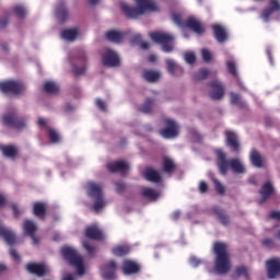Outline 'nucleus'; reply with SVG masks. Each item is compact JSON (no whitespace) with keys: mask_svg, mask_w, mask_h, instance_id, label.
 Returning <instances> with one entry per match:
<instances>
[{"mask_svg":"<svg viewBox=\"0 0 280 280\" xmlns=\"http://www.w3.org/2000/svg\"><path fill=\"white\" fill-rule=\"evenodd\" d=\"M138 7L130 5L126 2L120 3V9L126 19H139L145 12H159V5L154 0H135Z\"/></svg>","mask_w":280,"mask_h":280,"instance_id":"1","label":"nucleus"},{"mask_svg":"<svg viewBox=\"0 0 280 280\" xmlns=\"http://www.w3.org/2000/svg\"><path fill=\"white\" fill-rule=\"evenodd\" d=\"M214 270L218 275H228L231 272V255L229 254V245L223 242L213 244Z\"/></svg>","mask_w":280,"mask_h":280,"instance_id":"2","label":"nucleus"},{"mask_svg":"<svg viewBox=\"0 0 280 280\" xmlns=\"http://www.w3.org/2000/svg\"><path fill=\"white\" fill-rule=\"evenodd\" d=\"M217 166L222 176H226L229 167H231L235 174H244V172H246V168L240 159L234 158L229 161L226 160V153H224L222 150H217Z\"/></svg>","mask_w":280,"mask_h":280,"instance_id":"3","label":"nucleus"},{"mask_svg":"<svg viewBox=\"0 0 280 280\" xmlns=\"http://www.w3.org/2000/svg\"><path fill=\"white\" fill-rule=\"evenodd\" d=\"M61 255L70 266L77 268L78 275H84V258L78 254V250H75V248L63 246L61 248Z\"/></svg>","mask_w":280,"mask_h":280,"instance_id":"4","label":"nucleus"},{"mask_svg":"<svg viewBox=\"0 0 280 280\" xmlns=\"http://www.w3.org/2000/svg\"><path fill=\"white\" fill-rule=\"evenodd\" d=\"M151 40L162 46L165 54H172L174 51V35H170L163 31H155L149 34Z\"/></svg>","mask_w":280,"mask_h":280,"instance_id":"5","label":"nucleus"},{"mask_svg":"<svg viewBox=\"0 0 280 280\" xmlns=\"http://www.w3.org/2000/svg\"><path fill=\"white\" fill-rule=\"evenodd\" d=\"M88 196L95 199V202L93 205V209L95 211H101V209H104V207H106V200H104V195L102 194V186L100 184L91 182L88 185Z\"/></svg>","mask_w":280,"mask_h":280,"instance_id":"6","label":"nucleus"},{"mask_svg":"<svg viewBox=\"0 0 280 280\" xmlns=\"http://www.w3.org/2000/svg\"><path fill=\"white\" fill-rule=\"evenodd\" d=\"M0 91L4 94L21 95L25 91V84L21 83V81H3L0 82Z\"/></svg>","mask_w":280,"mask_h":280,"instance_id":"7","label":"nucleus"},{"mask_svg":"<svg viewBox=\"0 0 280 280\" xmlns=\"http://www.w3.org/2000/svg\"><path fill=\"white\" fill-rule=\"evenodd\" d=\"M165 128L160 130V135L164 139H174L178 137V124L172 119H165L164 120Z\"/></svg>","mask_w":280,"mask_h":280,"instance_id":"8","label":"nucleus"},{"mask_svg":"<svg viewBox=\"0 0 280 280\" xmlns=\"http://www.w3.org/2000/svg\"><path fill=\"white\" fill-rule=\"evenodd\" d=\"M3 124L9 128H14L15 130H21L25 128V120L20 118L15 113L5 114L3 116Z\"/></svg>","mask_w":280,"mask_h":280,"instance_id":"9","label":"nucleus"},{"mask_svg":"<svg viewBox=\"0 0 280 280\" xmlns=\"http://www.w3.org/2000/svg\"><path fill=\"white\" fill-rule=\"evenodd\" d=\"M209 96L214 100H222V97H224V93H225V89H224V84H222V82L214 80L211 81L209 84Z\"/></svg>","mask_w":280,"mask_h":280,"instance_id":"10","label":"nucleus"},{"mask_svg":"<svg viewBox=\"0 0 280 280\" xmlns=\"http://www.w3.org/2000/svg\"><path fill=\"white\" fill-rule=\"evenodd\" d=\"M103 279L115 280L117 279V262L115 260H109L102 268Z\"/></svg>","mask_w":280,"mask_h":280,"instance_id":"11","label":"nucleus"},{"mask_svg":"<svg viewBox=\"0 0 280 280\" xmlns=\"http://www.w3.org/2000/svg\"><path fill=\"white\" fill-rule=\"evenodd\" d=\"M225 143L230 148L231 152L240 153V138L235 131L228 130L224 132Z\"/></svg>","mask_w":280,"mask_h":280,"instance_id":"12","label":"nucleus"},{"mask_svg":"<svg viewBox=\"0 0 280 280\" xmlns=\"http://www.w3.org/2000/svg\"><path fill=\"white\" fill-rule=\"evenodd\" d=\"M260 199L258 200V203L264 205L272 198L275 195V186H272V183L266 182L260 190H259Z\"/></svg>","mask_w":280,"mask_h":280,"instance_id":"13","label":"nucleus"},{"mask_svg":"<svg viewBox=\"0 0 280 280\" xmlns=\"http://www.w3.org/2000/svg\"><path fill=\"white\" fill-rule=\"evenodd\" d=\"M23 231L25 235H28L33 240L34 244H38V237H36V232L38 231V225L32 220H25L23 223Z\"/></svg>","mask_w":280,"mask_h":280,"instance_id":"14","label":"nucleus"},{"mask_svg":"<svg viewBox=\"0 0 280 280\" xmlns=\"http://www.w3.org/2000/svg\"><path fill=\"white\" fill-rule=\"evenodd\" d=\"M267 275L269 279H277L280 275V259L272 258L267 260Z\"/></svg>","mask_w":280,"mask_h":280,"instance_id":"15","label":"nucleus"},{"mask_svg":"<svg viewBox=\"0 0 280 280\" xmlns=\"http://www.w3.org/2000/svg\"><path fill=\"white\" fill-rule=\"evenodd\" d=\"M103 65L104 67H119V56L117 52L107 49L103 55Z\"/></svg>","mask_w":280,"mask_h":280,"instance_id":"16","label":"nucleus"},{"mask_svg":"<svg viewBox=\"0 0 280 280\" xmlns=\"http://www.w3.org/2000/svg\"><path fill=\"white\" fill-rule=\"evenodd\" d=\"M26 270L36 277H45V275H47V266H45V264L28 262Z\"/></svg>","mask_w":280,"mask_h":280,"instance_id":"17","label":"nucleus"},{"mask_svg":"<svg viewBox=\"0 0 280 280\" xmlns=\"http://www.w3.org/2000/svg\"><path fill=\"white\" fill-rule=\"evenodd\" d=\"M85 237L88 240H95L96 242H102L104 240V233L97 225H89L85 229Z\"/></svg>","mask_w":280,"mask_h":280,"instance_id":"18","label":"nucleus"},{"mask_svg":"<svg viewBox=\"0 0 280 280\" xmlns=\"http://www.w3.org/2000/svg\"><path fill=\"white\" fill-rule=\"evenodd\" d=\"M141 266L135 260L125 259L122 262L124 275H137L140 272Z\"/></svg>","mask_w":280,"mask_h":280,"instance_id":"19","label":"nucleus"},{"mask_svg":"<svg viewBox=\"0 0 280 280\" xmlns=\"http://www.w3.org/2000/svg\"><path fill=\"white\" fill-rule=\"evenodd\" d=\"M275 12H280L279 0H269L268 8L262 11L261 19H264V21H268Z\"/></svg>","mask_w":280,"mask_h":280,"instance_id":"20","label":"nucleus"},{"mask_svg":"<svg viewBox=\"0 0 280 280\" xmlns=\"http://www.w3.org/2000/svg\"><path fill=\"white\" fill-rule=\"evenodd\" d=\"M143 176L149 183H161L163 180L161 173L150 166L144 168Z\"/></svg>","mask_w":280,"mask_h":280,"instance_id":"21","label":"nucleus"},{"mask_svg":"<svg viewBox=\"0 0 280 280\" xmlns=\"http://www.w3.org/2000/svg\"><path fill=\"white\" fill-rule=\"evenodd\" d=\"M212 31L217 42H219L220 44L226 43V40L229 39V35L226 34V30L223 28L222 25L220 24L212 25Z\"/></svg>","mask_w":280,"mask_h":280,"instance_id":"22","label":"nucleus"},{"mask_svg":"<svg viewBox=\"0 0 280 280\" xmlns=\"http://www.w3.org/2000/svg\"><path fill=\"white\" fill-rule=\"evenodd\" d=\"M162 170L164 174H168V176H172V174L176 172V162H174V160L170 156H163Z\"/></svg>","mask_w":280,"mask_h":280,"instance_id":"23","label":"nucleus"},{"mask_svg":"<svg viewBox=\"0 0 280 280\" xmlns=\"http://www.w3.org/2000/svg\"><path fill=\"white\" fill-rule=\"evenodd\" d=\"M130 165L126 161H116L107 164L108 172L116 174V172H126L129 170Z\"/></svg>","mask_w":280,"mask_h":280,"instance_id":"24","label":"nucleus"},{"mask_svg":"<svg viewBox=\"0 0 280 280\" xmlns=\"http://www.w3.org/2000/svg\"><path fill=\"white\" fill-rule=\"evenodd\" d=\"M142 78L143 80H145V82H150L151 84H154L161 80V72L145 69L142 72Z\"/></svg>","mask_w":280,"mask_h":280,"instance_id":"25","label":"nucleus"},{"mask_svg":"<svg viewBox=\"0 0 280 280\" xmlns=\"http://www.w3.org/2000/svg\"><path fill=\"white\" fill-rule=\"evenodd\" d=\"M33 213L36 215V218L44 220L45 215H47V203L43 201L35 202L33 205Z\"/></svg>","mask_w":280,"mask_h":280,"instance_id":"26","label":"nucleus"},{"mask_svg":"<svg viewBox=\"0 0 280 280\" xmlns=\"http://www.w3.org/2000/svg\"><path fill=\"white\" fill-rule=\"evenodd\" d=\"M0 150L7 159H16V156H19V149L12 144H0Z\"/></svg>","mask_w":280,"mask_h":280,"instance_id":"27","label":"nucleus"},{"mask_svg":"<svg viewBox=\"0 0 280 280\" xmlns=\"http://www.w3.org/2000/svg\"><path fill=\"white\" fill-rule=\"evenodd\" d=\"M166 67L171 75L178 77V75H183L184 73L183 67L178 66L177 62L174 61L173 59H166Z\"/></svg>","mask_w":280,"mask_h":280,"instance_id":"28","label":"nucleus"},{"mask_svg":"<svg viewBox=\"0 0 280 280\" xmlns=\"http://www.w3.org/2000/svg\"><path fill=\"white\" fill-rule=\"evenodd\" d=\"M141 196H143V198H147L148 200H151L152 202H155V200H159V196H161V192H159L154 188L144 187L141 190Z\"/></svg>","mask_w":280,"mask_h":280,"instance_id":"29","label":"nucleus"},{"mask_svg":"<svg viewBox=\"0 0 280 280\" xmlns=\"http://www.w3.org/2000/svg\"><path fill=\"white\" fill-rule=\"evenodd\" d=\"M186 26H188L189 30H192L195 34H205V27H202V24L194 18L186 21Z\"/></svg>","mask_w":280,"mask_h":280,"instance_id":"30","label":"nucleus"},{"mask_svg":"<svg viewBox=\"0 0 280 280\" xmlns=\"http://www.w3.org/2000/svg\"><path fill=\"white\" fill-rule=\"evenodd\" d=\"M249 160L254 167H264V159L261 158V153L256 149H253L249 154Z\"/></svg>","mask_w":280,"mask_h":280,"instance_id":"31","label":"nucleus"},{"mask_svg":"<svg viewBox=\"0 0 280 280\" xmlns=\"http://www.w3.org/2000/svg\"><path fill=\"white\" fill-rule=\"evenodd\" d=\"M129 245H117L112 248V253L115 257H126V255L130 254Z\"/></svg>","mask_w":280,"mask_h":280,"instance_id":"32","label":"nucleus"},{"mask_svg":"<svg viewBox=\"0 0 280 280\" xmlns=\"http://www.w3.org/2000/svg\"><path fill=\"white\" fill-rule=\"evenodd\" d=\"M213 213H215V215H218V220L221 224H223V226H228L229 222H231V220L229 219V217L226 215V213H224V210H222L220 207L215 206L212 208Z\"/></svg>","mask_w":280,"mask_h":280,"instance_id":"33","label":"nucleus"},{"mask_svg":"<svg viewBox=\"0 0 280 280\" xmlns=\"http://www.w3.org/2000/svg\"><path fill=\"white\" fill-rule=\"evenodd\" d=\"M56 16H57L58 21L61 23H65V21H67V19H69V11L65 7V3H60L56 8Z\"/></svg>","mask_w":280,"mask_h":280,"instance_id":"34","label":"nucleus"},{"mask_svg":"<svg viewBox=\"0 0 280 280\" xmlns=\"http://www.w3.org/2000/svg\"><path fill=\"white\" fill-rule=\"evenodd\" d=\"M61 38L73 43L78 38V28H67L61 32Z\"/></svg>","mask_w":280,"mask_h":280,"instance_id":"35","label":"nucleus"},{"mask_svg":"<svg viewBox=\"0 0 280 280\" xmlns=\"http://www.w3.org/2000/svg\"><path fill=\"white\" fill-rule=\"evenodd\" d=\"M105 36L110 43H121L124 40V33L119 31H109Z\"/></svg>","mask_w":280,"mask_h":280,"instance_id":"36","label":"nucleus"},{"mask_svg":"<svg viewBox=\"0 0 280 280\" xmlns=\"http://www.w3.org/2000/svg\"><path fill=\"white\" fill-rule=\"evenodd\" d=\"M44 91H45V93H48L49 95H56V93H58V91H60V88L58 86V84H56V82L48 81L44 84Z\"/></svg>","mask_w":280,"mask_h":280,"instance_id":"37","label":"nucleus"},{"mask_svg":"<svg viewBox=\"0 0 280 280\" xmlns=\"http://www.w3.org/2000/svg\"><path fill=\"white\" fill-rule=\"evenodd\" d=\"M232 277L233 279H240V277H245V279H248L250 276L246 266H238L235 268V272Z\"/></svg>","mask_w":280,"mask_h":280,"instance_id":"38","label":"nucleus"},{"mask_svg":"<svg viewBox=\"0 0 280 280\" xmlns=\"http://www.w3.org/2000/svg\"><path fill=\"white\" fill-rule=\"evenodd\" d=\"M231 104H235L236 106H240V108H246V103L242 102V98L238 94L231 93L230 94Z\"/></svg>","mask_w":280,"mask_h":280,"instance_id":"39","label":"nucleus"},{"mask_svg":"<svg viewBox=\"0 0 280 280\" xmlns=\"http://www.w3.org/2000/svg\"><path fill=\"white\" fill-rule=\"evenodd\" d=\"M153 104H154V101L152 98H147L144 104L140 107V113H144V115L152 113Z\"/></svg>","mask_w":280,"mask_h":280,"instance_id":"40","label":"nucleus"},{"mask_svg":"<svg viewBox=\"0 0 280 280\" xmlns=\"http://www.w3.org/2000/svg\"><path fill=\"white\" fill-rule=\"evenodd\" d=\"M212 183L214 185V189L217 194H219V196H224L226 191V188L224 187V185H222V183H220V180H218V178L215 177L212 178Z\"/></svg>","mask_w":280,"mask_h":280,"instance_id":"41","label":"nucleus"},{"mask_svg":"<svg viewBox=\"0 0 280 280\" xmlns=\"http://www.w3.org/2000/svg\"><path fill=\"white\" fill-rule=\"evenodd\" d=\"M207 78H209L208 69H201L194 75L195 82H201V80H207Z\"/></svg>","mask_w":280,"mask_h":280,"instance_id":"42","label":"nucleus"},{"mask_svg":"<svg viewBox=\"0 0 280 280\" xmlns=\"http://www.w3.org/2000/svg\"><path fill=\"white\" fill-rule=\"evenodd\" d=\"M48 137L51 143H60V133L55 129L48 128Z\"/></svg>","mask_w":280,"mask_h":280,"instance_id":"43","label":"nucleus"},{"mask_svg":"<svg viewBox=\"0 0 280 280\" xmlns=\"http://www.w3.org/2000/svg\"><path fill=\"white\" fill-rule=\"evenodd\" d=\"M225 65L229 73H231V75H233L234 78H237V66L235 65V61L228 60Z\"/></svg>","mask_w":280,"mask_h":280,"instance_id":"44","label":"nucleus"},{"mask_svg":"<svg viewBox=\"0 0 280 280\" xmlns=\"http://www.w3.org/2000/svg\"><path fill=\"white\" fill-rule=\"evenodd\" d=\"M13 12L18 19H25V14H27V11H25V7L18 4L13 8Z\"/></svg>","mask_w":280,"mask_h":280,"instance_id":"45","label":"nucleus"},{"mask_svg":"<svg viewBox=\"0 0 280 280\" xmlns=\"http://www.w3.org/2000/svg\"><path fill=\"white\" fill-rule=\"evenodd\" d=\"M201 56L205 62H211L213 60V54H211L207 48L201 50Z\"/></svg>","mask_w":280,"mask_h":280,"instance_id":"46","label":"nucleus"},{"mask_svg":"<svg viewBox=\"0 0 280 280\" xmlns=\"http://www.w3.org/2000/svg\"><path fill=\"white\" fill-rule=\"evenodd\" d=\"M83 248L91 255V257H95V247L89 244V241H83Z\"/></svg>","mask_w":280,"mask_h":280,"instance_id":"47","label":"nucleus"},{"mask_svg":"<svg viewBox=\"0 0 280 280\" xmlns=\"http://www.w3.org/2000/svg\"><path fill=\"white\" fill-rule=\"evenodd\" d=\"M185 60L188 65H194L196 62V54L194 52H186Z\"/></svg>","mask_w":280,"mask_h":280,"instance_id":"48","label":"nucleus"},{"mask_svg":"<svg viewBox=\"0 0 280 280\" xmlns=\"http://www.w3.org/2000/svg\"><path fill=\"white\" fill-rule=\"evenodd\" d=\"M189 264L190 266H192L194 268H198V266H200V264H202V260H200L198 257L196 256H191L189 258Z\"/></svg>","mask_w":280,"mask_h":280,"instance_id":"49","label":"nucleus"},{"mask_svg":"<svg viewBox=\"0 0 280 280\" xmlns=\"http://www.w3.org/2000/svg\"><path fill=\"white\" fill-rule=\"evenodd\" d=\"M262 246H265V248H275V241H272L271 238H264L261 241Z\"/></svg>","mask_w":280,"mask_h":280,"instance_id":"50","label":"nucleus"},{"mask_svg":"<svg viewBox=\"0 0 280 280\" xmlns=\"http://www.w3.org/2000/svg\"><path fill=\"white\" fill-rule=\"evenodd\" d=\"M115 187H116L117 194H124V191H126V184H124V182H117L115 184Z\"/></svg>","mask_w":280,"mask_h":280,"instance_id":"51","label":"nucleus"},{"mask_svg":"<svg viewBox=\"0 0 280 280\" xmlns=\"http://www.w3.org/2000/svg\"><path fill=\"white\" fill-rule=\"evenodd\" d=\"M86 72V66H83L81 68H79L78 66H73V73L75 75H83V73Z\"/></svg>","mask_w":280,"mask_h":280,"instance_id":"52","label":"nucleus"},{"mask_svg":"<svg viewBox=\"0 0 280 280\" xmlns=\"http://www.w3.org/2000/svg\"><path fill=\"white\" fill-rule=\"evenodd\" d=\"M96 106H97L98 110L106 113V103L104 101H102L101 98L96 100Z\"/></svg>","mask_w":280,"mask_h":280,"instance_id":"53","label":"nucleus"},{"mask_svg":"<svg viewBox=\"0 0 280 280\" xmlns=\"http://www.w3.org/2000/svg\"><path fill=\"white\" fill-rule=\"evenodd\" d=\"M199 191L200 194H207V191H209V185H207L206 182H200Z\"/></svg>","mask_w":280,"mask_h":280,"instance_id":"54","label":"nucleus"},{"mask_svg":"<svg viewBox=\"0 0 280 280\" xmlns=\"http://www.w3.org/2000/svg\"><path fill=\"white\" fill-rule=\"evenodd\" d=\"M11 257L14 259V261H21V255L16 252V249L11 248L10 250Z\"/></svg>","mask_w":280,"mask_h":280,"instance_id":"55","label":"nucleus"},{"mask_svg":"<svg viewBox=\"0 0 280 280\" xmlns=\"http://www.w3.org/2000/svg\"><path fill=\"white\" fill-rule=\"evenodd\" d=\"M173 21L176 25H183V18L178 13L173 14Z\"/></svg>","mask_w":280,"mask_h":280,"instance_id":"56","label":"nucleus"},{"mask_svg":"<svg viewBox=\"0 0 280 280\" xmlns=\"http://www.w3.org/2000/svg\"><path fill=\"white\" fill-rule=\"evenodd\" d=\"M12 211H13L14 218H19V215H21V210L19 209V206L16 203L12 205Z\"/></svg>","mask_w":280,"mask_h":280,"instance_id":"57","label":"nucleus"},{"mask_svg":"<svg viewBox=\"0 0 280 280\" xmlns=\"http://www.w3.org/2000/svg\"><path fill=\"white\" fill-rule=\"evenodd\" d=\"M271 220H280V211L270 212Z\"/></svg>","mask_w":280,"mask_h":280,"instance_id":"58","label":"nucleus"},{"mask_svg":"<svg viewBox=\"0 0 280 280\" xmlns=\"http://www.w3.org/2000/svg\"><path fill=\"white\" fill-rule=\"evenodd\" d=\"M179 219H180V211L177 210V211H175L171 214V220L176 221V220H179Z\"/></svg>","mask_w":280,"mask_h":280,"instance_id":"59","label":"nucleus"},{"mask_svg":"<svg viewBox=\"0 0 280 280\" xmlns=\"http://www.w3.org/2000/svg\"><path fill=\"white\" fill-rule=\"evenodd\" d=\"M79 60L83 63L86 65V54L85 52H81L79 56Z\"/></svg>","mask_w":280,"mask_h":280,"instance_id":"60","label":"nucleus"},{"mask_svg":"<svg viewBox=\"0 0 280 280\" xmlns=\"http://www.w3.org/2000/svg\"><path fill=\"white\" fill-rule=\"evenodd\" d=\"M37 124L40 127H46L47 126V120H45L44 118L39 117Z\"/></svg>","mask_w":280,"mask_h":280,"instance_id":"61","label":"nucleus"},{"mask_svg":"<svg viewBox=\"0 0 280 280\" xmlns=\"http://www.w3.org/2000/svg\"><path fill=\"white\" fill-rule=\"evenodd\" d=\"M8 26V18L0 19V27H7Z\"/></svg>","mask_w":280,"mask_h":280,"instance_id":"62","label":"nucleus"},{"mask_svg":"<svg viewBox=\"0 0 280 280\" xmlns=\"http://www.w3.org/2000/svg\"><path fill=\"white\" fill-rule=\"evenodd\" d=\"M131 43H141V35H133Z\"/></svg>","mask_w":280,"mask_h":280,"instance_id":"63","label":"nucleus"},{"mask_svg":"<svg viewBox=\"0 0 280 280\" xmlns=\"http://www.w3.org/2000/svg\"><path fill=\"white\" fill-rule=\"evenodd\" d=\"M62 280H75V279L73 278V275L68 273V275H66V276L62 278Z\"/></svg>","mask_w":280,"mask_h":280,"instance_id":"64","label":"nucleus"}]
</instances>
